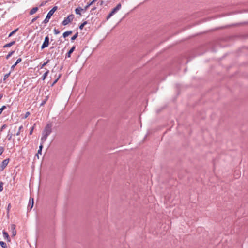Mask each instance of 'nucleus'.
<instances>
[{
	"mask_svg": "<svg viewBox=\"0 0 248 248\" xmlns=\"http://www.w3.org/2000/svg\"><path fill=\"white\" fill-rule=\"evenodd\" d=\"M38 10V8L37 7H33L32 9H31L30 11V15H32L34 14L35 13H36Z\"/></svg>",
	"mask_w": 248,
	"mask_h": 248,
	"instance_id": "nucleus-12",
	"label": "nucleus"
},
{
	"mask_svg": "<svg viewBox=\"0 0 248 248\" xmlns=\"http://www.w3.org/2000/svg\"><path fill=\"white\" fill-rule=\"evenodd\" d=\"M23 125H21V126L19 127V128H18V130L16 134V136H18V135H20V134L21 131L23 130Z\"/></svg>",
	"mask_w": 248,
	"mask_h": 248,
	"instance_id": "nucleus-21",
	"label": "nucleus"
},
{
	"mask_svg": "<svg viewBox=\"0 0 248 248\" xmlns=\"http://www.w3.org/2000/svg\"><path fill=\"white\" fill-rule=\"evenodd\" d=\"M74 18V15L73 14H71L64 19V20L62 22V24L64 26L67 25L71 21H72Z\"/></svg>",
	"mask_w": 248,
	"mask_h": 248,
	"instance_id": "nucleus-4",
	"label": "nucleus"
},
{
	"mask_svg": "<svg viewBox=\"0 0 248 248\" xmlns=\"http://www.w3.org/2000/svg\"><path fill=\"white\" fill-rule=\"evenodd\" d=\"M3 183L1 181L0 182V192H1L3 189Z\"/></svg>",
	"mask_w": 248,
	"mask_h": 248,
	"instance_id": "nucleus-29",
	"label": "nucleus"
},
{
	"mask_svg": "<svg viewBox=\"0 0 248 248\" xmlns=\"http://www.w3.org/2000/svg\"><path fill=\"white\" fill-rule=\"evenodd\" d=\"M10 73L11 72H10L9 73L5 74L4 76V77H3V81H5L8 78V77L10 76Z\"/></svg>",
	"mask_w": 248,
	"mask_h": 248,
	"instance_id": "nucleus-25",
	"label": "nucleus"
},
{
	"mask_svg": "<svg viewBox=\"0 0 248 248\" xmlns=\"http://www.w3.org/2000/svg\"><path fill=\"white\" fill-rule=\"evenodd\" d=\"M12 236H15L16 235V226L15 225H12Z\"/></svg>",
	"mask_w": 248,
	"mask_h": 248,
	"instance_id": "nucleus-15",
	"label": "nucleus"
},
{
	"mask_svg": "<svg viewBox=\"0 0 248 248\" xmlns=\"http://www.w3.org/2000/svg\"><path fill=\"white\" fill-rule=\"evenodd\" d=\"M10 207H11V204H8V207H7V212H8V213L9 212V210H10Z\"/></svg>",
	"mask_w": 248,
	"mask_h": 248,
	"instance_id": "nucleus-39",
	"label": "nucleus"
},
{
	"mask_svg": "<svg viewBox=\"0 0 248 248\" xmlns=\"http://www.w3.org/2000/svg\"><path fill=\"white\" fill-rule=\"evenodd\" d=\"M14 52H15L14 51H12L8 53V54L6 56V59H8L14 53Z\"/></svg>",
	"mask_w": 248,
	"mask_h": 248,
	"instance_id": "nucleus-24",
	"label": "nucleus"
},
{
	"mask_svg": "<svg viewBox=\"0 0 248 248\" xmlns=\"http://www.w3.org/2000/svg\"><path fill=\"white\" fill-rule=\"evenodd\" d=\"M50 60L48 59L46 62H44L43 64H40V69H42L44 67H45L48 62H49Z\"/></svg>",
	"mask_w": 248,
	"mask_h": 248,
	"instance_id": "nucleus-19",
	"label": "nucleus"
},
{
	"mask_svg": "<svg viewBox=\"0 0 248 248\" xmlns=\"http://www.w3.org/2000/svg\"><path fill=\"white\" fill-rule=\"evenodd\" d=\"M39 17V16H36V17H35L33 18L32 19L31 21V23H33L34 22H35V21H36V20H37Z\"/></svg>",
	"mask_w": 248,
	"mask_h": 248,
	"instance_id": "nucleus-36",
	"label": "nucleus"
},
{
	"mask_svg": "<svg viewBox=\"0 0 248 248\" xmlns=\"http://www.w3.org/2000/svg\"><path fill=\"white\" fill-rule=\"evenodd\" d=\"M96 9V7H93V8L92 9V11H94V10H95Z\"/></svg>",
	"mask_w": 248,
	"mask_h": 248,
	"instance_id": "nucleus-44",
	"label": "nucleus"
},
{
	"mask_svg": "<svg viewBox=\"0 0 248 248\" xmlns=\"http://www.w3.org/2000/svg\"><path fill=\"white\" fill-rule=\"evenodd\" d=\"M57 7L54 6L52 8L51 10H50L49 12L47 13V16L45 19V20L43 21V23L46 24L49 22V20L50 18H51V16L53 15L54 12L57 10Z\"/></svg>",
	"mask_w": 248,
	"mask_h": 248,
	"instance_id": "nucleus-1",
	"label": "nucleus"
},
{
	"mask_svg": "<svg viewBox=\"0 0 248 248\" xmlns=\"http://www.w3.org/2000/svg\"><path fill=\"white\" fill-rule=\"evenodd\" d=\"M46 72L43 74V75L42 76V77H41V79L42 80H44L46 77L48 76V74H49V70H48V69H46Z\"/></svg>",
	"mask_w": 248,
	"mask_h": 248,
	"instance_id": "nucleus-11",
	"label": "nucleus"
},
{
	"mask_svg": "<svg viewBox=\"0 0 248 248\" xmlns=\"http://www.w3.org/2000/svg\"><path fill=\"white\" fill-rule=\"evenodd\" d=\"M121 8V4L119 3L114 8L109 14L107 16L106 19L108 20L112 16L116 14Z\"/></svg>",
	"mask_w": 248,
	"mask_h": 248,
	"instance_id": "nucleus-2",
	"label": "nucleus"
},
{
	"mask_svg": "<svg viewBox=\"0 0 248 248\" xmlns=\"http://www.w3.org/2000/svg\"><path fill=\"white\" fill-rule=\"evenodd\" d=\"M12 136H13V134H9V133L8 134V135H7L8 140H11Z\"/></svg>",
	"mask_w": 248,
	"mask_h": 248,
	"instance_id": "nucleus-33",
	"label": "nucleus"
},
{
	"mask_svg": "<svg viewBox=\"0 0 248 248\" xmlns=\"http://www.w3.org/2000/svg\"><path fill=\"white\" fill-rule=\"evenodd\" d=\"M41 153H42V150L39 149L38 151L37 154L36 155L38 157V158H39L38 154H40L41 155Z\"/></svg>",
	"mask_w": 248,
	"mask_h": 248,
	"instance_id": "nucleus-38",
	"label": "nucleus"
},
{
	"mask_svg": "<svg viewBox=\"0 0 248 248\" xmlns=\"http://www.w3.org/2000/svg\"><path fill=\"white\" fill-rule=\"evenodd\" d=\"M103 4L104 1L103 0H99L97 3V5H99L101 6H102Z\"/></svg>",
	"mask_w": 248,
	"mask_h": 248,
	"instance_id": "nucleus-34",
	"label": "nucleus"
},
{
	"mask_svg": "<svg viewBox=\"0 0 248 248\" xmlns=\"http://www.w3.org/2000/svg\"><path fill=\"white\" fill-rule=\"evenodd\" d=\"M48 99V96H46V98L42 102V103L40 104V106H44L47 102Z\"/></svg>",
	"mask_w": 248,
	"mask_h": 248,
	"instance_id": "nucleus-22",
	"label": "nucleus"
},
{
	"mask_svg": "<svg viewBox=\"0 0 248 248\" xmlns=\"http://www.w3.org/2000/svg\"><path fill=\"white\" fill-rule=\"evenodd\" d=\"M47 137L48 136H46V135L42 134V136L41 139L42 143H43L46 140Z\"/></svg>",
	"mask_w": 248,
	"mask_h": 248,
	"instance_id": "nucleus-16",
	"label": "nucleus"
},
{
	"mask_svg": "<svg viewBox=\"0 0 248 248\" xmlns=\"http://www.w3.org/2000/svg\"><path fill=\"white\" fill-rule=\"evenodd\" d=\"M15 43H16V41H13L11 42L10 43H9L8 44H6L5 45H4L3 47H4V48L10 47L14 45Z\"/></svg>",
	"mask_w": 248,
	"mask_h": 248,
	"instance_id": "nucleus-10",
	"label": "nucleus"
},
{
	"mask_svg": "<svg viewBox=\"0 0 248 248\" xmlns=\"http://www.w3.org/2000/svg\"><path fill=\"white\" fill-rule=\"evenodd\" d=\"M72 33V31H65L63 33V37L64 38H65Z\"/></svg>",
	"mask_w": 248,
	"mask_h": 248,
	"instance_id": "nucleus-14",
	"label": "nucleus"
},
{
	"mask_svg": "<svg viewBox=\"0 0 248 248\" xmlns=\"http://www.w3.org/2000/svg\"><path fill=\"white\" fill-rule=\"evenodd\" d=\"M30 115V112H27L26 113H25V115L24 116V117H23V118L24 119H26L27 118L29 115Z\"/></svg>",
	"mask_w": 248,
	"mask_h": 248,
	"instance_id": "nucleus-35",
	"label": "nucleus"
},
{
	"mask_svg": "<svg viewBox=\"0 0 248 248\" xmlns=\"http://www.w3.org/2000/svg\"><path fill=\"white\" fill-rule=\"evenodd\" d=\"M78 32H77V33L71 37V40L72 41L75 40L78 37Z\"/></svg>",
	"mask_w": 248,
	"mask_h": 248,
	"instance_id": "nucleus-23",
	"label": "nucleus"
},
{
	"mask_svg": "<svg viewBox=\"0 0 248 248\" xmlns=\"http://www.w3.org/2000/svg\"><path fill=\"white\" fill-rule=\"evenodd\" d=\"M81 11H84V8L83 9L81 7H78V8H77L76 9H75V13L77 15H81Z\"/></svg>",
	"mask_w": 248,
	"mask_h": 248,
	"instance_id": "nucleus-9",
	"label": "nucleus"
},
{
	"mask_svg": "<svg viewBox=\"0 0 248 248\" xmlns=\"http://www.w3.org/2000/svg\"><path fill=\"white\" fill-rule=\"evenodd\" d=\"M54 32L55 34H58L60 33V31L58 29L55 28L54 30Z\"/></svg>",
	"mask_w": 248,
	"mask_h": 248,
	"instance_id": "nucleus-30",
	"label": "nucleus"
},
{
	"mask_svg": "<svg viewBox=\"0 0 248 248\" xmlns=\"http://www.w3.org/2000/svg\"><path fill=\"white\" fill-rule=\"evenodd\" d=\"M4 151V148L3 147L0 146V155H2Z\"/></svg>",
	"mask_w": 248,
	"mask_h": 248,
	"instance_id": "nucleus-31",
	"label": "nucleus"
},
{
	"mask_svg": "<svg viewBox=\"0 0 248 248\" xmlns=\"http://www.w3.org/2000/svg\"><path fill=\"white\" fill-rule=\"evenodd\" d=\"M3 111V110L2 109H1V108H0V114H1L2 113Z\"/></svg>",
	"mask_w": 248,
	"mask_h": 248,
	"instance_id": "nucleus-45",
	"label": "nucleus"
},
{
	"mask_svg": "<svg viewBox=\"0 0 248 248\" xmlns=\"http://www.w3.org/2000/svg\"><path fill=\"white\" fill-rule=\"evenodd\" d=\"M49 38L48 36H46L45 38L44 41L41 46V49H43L48 46Z\"/></svg>",
	"mask_w": 248,
	"mask_h": 248,
	"instance_id": "nucleus-6",
	"label": "nucleus"
},
{
	"mask_svg": "<svg viewBox=\"0 0 248 248\" xmlns=\"http://www.w3.org/2000/svg\"><path fill=\"white\" fill-rule=\"evenodd\" d=\"M61 77V74H59L58 75V77L52 83L51 86H53L58 82V81L59 80V79H60Z\"/></svg>",
	"mask_w": 248,
	"mask_h": 248,
	"instance_id": "nucleus-17",
	"label": "nucleus"
},
{
	"mask_svg": "<svg viewBox=\"0 0 248 248\" xmlns=\"http://www.w3.org/2000/svg\"><path fill=\"white\" fill-rule=\"evenodd\" d=\"M10 159L9 158L4 159L2 161V163L0 164V170H3L7 166L9 163Z\"/></svg>",
	"mask_w": 248,
	"mask_h": 248,
	"instance_id": "nucleus-5",
	"label": "nucleus"
},
{
	"mask_svg": "<svg viewBox=\"0 0 248 248\" xmlns=\"http://www.w3.org/2000/svg\"><path fill=\"white\" fill-rule=\"evenodd\" d=\"M6 124H3L0 128V131H2L4 129H5L6 127Z\"/></svg>",
	"mask_w": 248,
	"mask_h": 248,
	"instance_id": "nucleus-37",
	"label": "nucleus"
},
{
	"mask_svg": "<svg viewBox=\"0 0 248 248\" xmlns=\"http://www.w3.org/2000/svg\"><path fill=\"white\" fill-rule=\"evenodd\" d=\"M0 245L2 248H8L7 244L3 241H0Z\"/></svg>",
	"mask_w": 248,
	"mask_h": 248,
	"instance_id": "nucleus-18",
	"label": "nucleus"
},
{
	"mask_svg": "<svg viewBox=\"0 0 248 248\" xmlns=\"http://www.w3.org/2000/svg\"><path fill=\"white\" fill-rule=\"evenodd\" d=\"M97 0H93L91 2H90L89 3H88L87 5L86 6H85V7H84V11H86L89 7L90 6L92 5V4H93Z\"/></svg>",
	"mask_w": 248,
	"mask_h": 248,
	"instance_id": "nucleus-13",
	"label": "nucleus"
},
{
	"mask_svg": "<svg viewBox=\"0 0 248 248\" xmlns=\"http://www.w3.org/2000/svg\"><path fill=\"white\" fill-rule=\"evenodd\" d=\"M33 205V199H32V203H31V205L30 202H29V204L28 206V209H30L31 210L32 208Z\"/></svg>",
	"mask_w": 248,
	"mask_h": 248,
	"instance_id": "nucleus-27",
	"label": "nucleus"
},
{
	"mask_svg": "<svg viewBox=\"0 0 248 248\" xmlns=\"http://www.w3.org/2000/svg\"><path fill=\"white\" fill-rule=\"evenodd\" d=\"M6 106L3 105L1 108V109H2L3 110H4L6 108Z\"/></svg>",
	"mask_w": 248,
	"mask_h": 248,
	"instance_id": "nucleus-41",
	"label": "nucleus"
},
{
	"mask_svg": "<svg viewBox=\"0 0 248 248\" xmlns=\"http://www.w3.org/2000/svg\"><path fill=\"white\" fill-rule=\"evenodd\" d=\"M87 24V21H85L83 22L81 24H80L79 26V28L80 30H82L84 28V26H85Z\"/></svg>",
	"mask_w": 248,
	"mask_h": 248,
	"instance_id": "nucleus-20",
	"label": "nucleus"
},
{
	"mask_svg": "<svg viewBox=\"0 0 248 248\" xmlns=\"http://www.w3.org/2000/svg\"><path fill=\"white\" fill-rule=\"evenodd\" d=\"M35 124H34V125L33 126H32L31 129H30V132H29V134L30 135H32V133H33V130H34V126L35 125Z\"/></svg>",
	"mask_w": 248,
	"mask_h": 248,
	"instance_id": "nucleus-28",
	"label": "nucleus"
},
{
	"mask_svg": "<svg viewBox=\"0 0 248 248\" xmlns=\"http://www.w3.org/2000/svg\"><path fill=\"white\" fill-rule=\"evenodd\" d=\"M18 30V29H16L13 31H12L10 33V34L8 35V37H11L13 34H14Z\"/></svg>",
	"mask_w": 248,
	"mask_h": 248,
	"instance_id": "nucleus-26",
	"label": "nucleus"
},
{
	"mask_svg": "<svg viewBox=\"0 0 248 248\" xmlns=\"http://www.w3.org/2000/svg\"><path fill=\"white\" fill-rule=\"evenodd\" d=\"M21 61H22V59L21 58H18L16 60V62H15V65H17V64L20 63L21 62Z\"/></svg>",
	"mask_w": 248,
	"mask_h": 248,
	"instance_id": "nucleus-32",
	"label": "nucleus"
},
{
	"mask_svg": "<svg viewBox=\"0 0 248 248\" xmlns=\"http://www.w3.org/2000/svg\"><path fill=\"white\" fill-rule=\"evenodd\" d=\"M52 132V124H47L43 132V134L46 135V136H49Z\"/></svg>",
	"mask_w": 248,
	"mask_h": 248,
	"instance_id": "nucleus-3",
	"label": "nucleus"
},
{
	"mask_svg": "<svg viewBox=\"0 0 248 248\" xmlns=\"http://www.w3.org/2000/svg\"><path fill=\"white\" fill-rule=\"evenodd\" d=\"M16 65H15V63L13 65H12V66L11 67V70H14V68L15 67V66H16Z\"/></svg>",
	"mask_w": 248,
	"mask_h": 248,
	"instance_id": "nucleus-40",
	"label": "nucleus"
},
{
	"mask_svg": "<svg viewBox=\"0 0 248 248\" xmlns=\"http://www.w3.org/2000/svg\"><path fill=\"white\" fill-rule=\"evenodd\" d=\"M3 97V94L1 93L0 94V100L2 99V98Z\"/></svg>",
	"mask_w": 248,
	"mask_h": 248,
	"instance_id": "nucleus-43",
	"label": "nucleus"
},
{
	"mask_svg": "<svg viewBox=\"0 0 248 248\" xmlns=\"http://www.w3.org/2000/svg\"><path fill=\"white\" fill-rule=\"evenodd\" d=\"M2 233L4 239H6L7 241L10 242L11 240L8 233L5 231H3Z\"/></svg>",
	"mask_w": 248,
	"mask_h": 248,
	"instance_id": "nucleus-8",
	"label": "nucleus"
},
{
	"mask_svg": "<svg viewBox=\"0 0 248 248\" xmlns=\"http://www.w3.org/2000/svg\"><path fill=\"white\" fill-rule=\"evenodd\" d=\"M76 46H73L71 49L69 50V51L66 54V57L69 58L71 57V54L75 50Z\"/></svg>",
	"mask_w": 248,
	"mask_h": 248,
	"instance_id": "nucleus-7",
	"label": "nucleus"
},
{
	"mask_svg": "<svg viewBox=\"0 0 248 248\" xmlns=\"http://www.w3.org/2000/svg\"><path fill=\"white\" fill-rule=\"evenodd\" d=\"M42 143H41V145L39 146V149L40 150H42V148H43V145H42Z\"/></svg>",
	"mask_w": 248,
	"mask_h": 248,
	"instance_id": "nucleus-42",
	"label": "nucleus"
}]
</instances>
